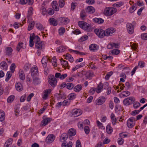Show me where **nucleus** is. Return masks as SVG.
<instances>
[{"label": "nucleus", "mask_w": 147, "mask_h": 147, "mask_svg": "<svg viewBox=\"0 0 147 147\" xmlns=\"http://www.w3.org/2000/svg\"><path fill=\"white\" fill-rule=\"evenodd\" d=\"M35 47L38 49L37 53L38 55H40L41 52L43 51L44 49V43L41 41H39L37 42H36Z\"/></svg>", "instance_id": "2"}, {"label": "nucleus", "mask_w": 147, "mask_h": 147, "mask_svg": "<svg viewBox=\"0 0 147 147\" xmlns=\"http://www.w3.org/2000/svg\"><path fill=\"white\" fill-rule=\"evenodd\" d=\"M107 132L109 134H111L113 131V129L112 127L109 124L108 125L106 128Z\"/></svg>", "instance_id": "24"}, {"label": "nucleus", "mask_w": 147, "mask_h": 147, "mask_svg": "<svg viewBox=\"0 0 147 147\" xmlns=\"http://www.w3.org/2000/svg\"><path fill=\"white\" fill-rule=\"evenodd\" d=\"M140 105V103L138 102H135L133 104V106L134 108L136 109L139 107Z\"/></svg>", "instance_id": "60"}, {"label": "nucleus", "mask_w": 147, "mask_h": 147, "mask_svg": "<svg viewBox=\"0 0 147 147\" xmlns=\"http://www.w3.org/2000/svg\"><path fill=\"white\" fill-rule=\"evenodd\" d=\"M113 72L111 71L109 72L105 76V78L106 80H108L110 77L113 74Z\"/></svg>", "instance_id": "53"}, {"label": "nucleus", "mask_w": 147, "mask_h": 147, "mask_svg": "<svg viewBox=\"0 0 147 147\" xmlns=\"http://www.w3.org/2000/svg\"><path fill=\"white\" fill-rule=\"evenodd\" d=\"M5 50L6 55L9 56L12 54L13 50L11 47H7L5 49Z\"/></svg>", "instance_id": "31"}, {"label": "nucleus", "mask_w": 147, "mask_h": 147, "mask_svg": "<svg viewBox=\"0 0 147 147\" xmlns=\"http://www.w3.org/2000/svg\"><path fill=\"white\" fill-rule=\"evenodd\" d=\"M33 79L32 83L34 85H38L40 82V80L38 77H32Z\"/></svg>", "instance_id": "28"}, {"label": "nucleus", "mask_w": 147, "mask_h": 147, "mask_svg": "<svg viewBox=\"0 0 147 147\" xmlns=\"http://www.w3.org/2000/svg\"><path fill=\"white\" fill-rule=\"evenodd\" d=\"M11 72L10 71L7 72L6 75V78L5 79V81L6 82L8 81L11 77Z\"/></svg>", "instance_id": "43"}, {"label": "nucleus", "mask_w": 147, "mask_h": 147, "mask_svg": "<svg viewBox=\"0 0 147 147\" xmlns=\"http://www.w3.org/2000/svg\"><path fill=\"white\" fill-rule=\"evenodd\" d=\"M66 49V47L62 45L57 47L56 49V51L57 52L61 53L64 52Z\"/></svg>", "instance_id": "20"}, {"label": "nucleus", "mask_w": 147, "mask_h": 147, "mask_svg": "<svg viewBox=\"0 0 147 147\" xmlns=\"http://www.w3.org/2000/svg\"><path fill=\"white\" fill-rule=\"evenodd\" d=\"M74 87V85L71 82H68L66 84V88L69 90L72 89Z\"/></svg>", "instance_id": "33"}, {"label": "nucleus", "mask_w": 147, "mask_h": 147, "mask_svg": "<svg viewBox=\"0 0 147 147\" xmlns=\"http://www.w3.org/2000/svg\"><path fill=\"white\" fill-rule=\"evenodd\" d=\"M127 28L128 32L130 34H133L134 32V28L132 24L128 23L127 24Z\"/></svg>", "instance_id": "9"}, {"label": "nucleus", "mask_w": 147, "mask_h": 147, "mask_svg": "<svg viewBox=\"0 0 147 147\" xmlns=\"http://www.w3.org/2000/svg\"><path fill=\"white\" fill-rule=\"evenodd\" d=\"M98 48V46L96 44H92L89 46V49L91 51H95L97 50Z\"/></svg>", "instance_id": "17"}, {"label": "nucleus", "mask_w": 147, "mask_h": 147, "mask_svg": "<svg viewBox=\"0 0 147 147\" xmlns=\"http://www.w3.org/2000/svg\"><path fill=\"white\" fill-rule=\"evenodd\" d=\"M33 3V0H20V2L21 5H24L28 3V5H32Z\"/></svg>", "instance_id": "15"}, {"label": "nucleus", "mask_w": 147, "mask_h": 147, "mask_svg": "<svg viewBox=\"0 0 147 147\" xmlns=\"http://www.w3.org/2000/svg\"><path fill=\"white\" fill-rule=\"evenodd\" d=\"M92 20L93 22L99 24H102L104 21V20L100 18H95L93 19Z\"/></svg>", "instance_id": "21"}, {"label": "nucleus", "mask_w": 147, "mask_h": 147, "mask_svg": "<svg viewBox=\"0 0 147 147\" xmlns=\"http://www.w3.org/2000/svg\"><path fill=\"white\" fill-rule=\"evenodd\" d=\"M51 92V89H48L46 90L44 92V94L43 96V98L44 99H46L48 96V94H49Z\"/></svg>", "instance_id": "29"}, {"label": "nucleus", "mask_w": 147, "mask_h": 147, "mask_svg": "<svg viewBox=\"0 0 147 147\" xmlns=\"http://www.w3.org/2000/svg\"><path fill=\"white\" fill-rule=\"evenodd\" d=\"M105 99L104 96H101L97 100V104L99 105H102L105 102Z\"/></svg>", "instance_id": "19"}, {"label": "nucleus", "mask_w": 147, "mask_h": 147, "mask_svg": "<svg viewBox=\"0 0 147 147\" xmlns=\"http://www.w3.org/2000/svg\"><path fill=\"white\" fill-rule=\"evenodd\" d=\"M48 81L50 84L53 87H54L56 85L57 80L54 76H51L49 78Z\"/></svg>", "instance_id": "6"}, {"label": "nucleus", "mask_w": 147, "mask_h": 147, "mask_svg": "<svg viewBox=\"0 0 147 147\" xmlns=\"http://www.w3.org/2000/svg\"><path fill=\"white\" fill-rule=\"evenodd\" d=\"M84 131L85 133L86 134H88L90 132V129L89 127L87 126H85L84 128Z\"/></svg>", "instance_id": "58"}, {"label": "nucleus", "mask_w": 147, "mask_h": 147, "mask_svg": "<svg viewBox=\"0 0 147 147\" xmlns=\"http://www.w3.org/2000/svg\"><path fill=\"white\" fill-rule=\"evenodd\" d=\"M130 94V92L127 91H124L122 92V95L125 97H127Z\"/></svg>", "instance_id": "49"}, {"label": "nucleus", "mask_w": 147, "mask_h": 147, "mask_svg": "<svg viewBox=\"0 0 147 147\" xmlns=\"http://www.w3.org/2000/svg\"><path fill=\"white\" fill-rule=\"evenodd\" d=\"M72 143L71 142H69L68 144H66L65 143L63 142L61 145L62 147H72Z\"/></svg>", "instance_id": "37"}, {"label": "nucleus", "mask_w": 147, "mask_h": 147, "mask_svg": "<svg viewBox=\"0 0 147 147\" xmlns=\"http://www.w3.org/2000/svg\"><path fill=\"white\" fill-rule=\"evenodd\" d=\"M97 90L96 92L98 93H100L101 91V89L103 88V85L100 82L97 86Z\"/></svg>", "instance_id": "36"}, {"label": "nucleus", "mask_w": 147, "mask_h": 147, "mask_svg": "<svg viewBox=\"0 0 147 147\" xmlns=\"http://www.w3.org/2000/svg\"><path fill=\"white\" fill-rule=\"evenodd\" d=\"M30 36H31L33 40H34V42L35 44L36 42H37L40 41V38L37 35L35 36L34 33L31 34Z\"/></svg>", "instance_id": "14"}, {"label": "nucleus", "mask_w": 147, "mask_h": 147, "mask_svg": "<svg viewBox=\"0 0 147 147\" xmlns=\"http://www.w3.org/2000/svg\"><path fill=\"white\" fill-rule=\"evenodd\" d=\"M16 90L19 91H21L23 89L22 84L20 83H17L15 85Z\"/></svg>", "instance_id": "23"}, {"label": "nucleus", "mask_w": 147, "mask_h": 147, "mask_svg": "<svg viewBox=\"0 0 147 147\" xmlns=\"http://www.w3.org/2000/svg\"><path fill=\"white\" fill-rule=\"evenodd\" d=\"M42 14L43 16H45L47 13V9L44 7H41Z\"/></svg>", "instance_id": "54"}, {"label": "nucleus", "mask_w": 147, "mask_h": 147, "mask_svg": "<svg viewBox=\"0 0 147 147\" xmlns=\"http://www.w3.org/2000/svg\"><path fill=\"white\" fill-rule=\"evenodd\" d=\"M105 32V36H109L112 35L115 32V30L113 28H110L107 29Z\"/></svg>", "instance_id": "10"}, {"label": "nucleus", "mask_w": 147, "mask_h": 147, "mask_svg": "<svg viewBox=\"0 0 147 147\" xmlns=\"http://www.w3.org/2000/svg\"><path fill=\"white\" fill-rule=\"evenodd\" d=\"M61 64L64 67H68L69 66L68 63L67 61L65 60H63V61H61Z\"/></svg>", "instance_id": "57"}, {"label": "nucleus", "mask_w": 147, "mask_h": 147, "mask_svg": "<svg viewBox=\"0 0 147 147\" xmlns=\"http://www.w3.org/2000/svg\"><path fill=\"white\" fill-rule=\"evenodd\" d=\"M15 98V96L13 95H11L8 98L7 101L8 103L12 102Z\"/></svg>", "instance_id": "44"}, {"label": "nucleus", "mask_w": 147, "mask_h": 147, "mask_svg": "<svg viewBox=\"0 0 147 147\" xmlns=\"http://www.w3.org/2000/svg\"><path fill=\"white\" fill-rule=\"evenodd\" d=\"M23 43L22 42H19L18 43L16 47V50L18 51H19L20 49L21 48H23V49L26 48V46H25L23 47Z\"/></svg>", "instance_id": "25"}, {"label": "nucleus", "mask_w": 147, "mask_h": 147, "mask_svg": "<svg viewBox=\"0 0 147 147\" xmlns=\"http://www.w3.org/2000/svg\"><path fill=\"white\" fill-rule=\"evenodd\" d=\"M80 16L83 20H84L86 16V14L85 11L84 10H82L80 13Z\"/></svg>", "instance_id": "42"}, {"label": "nucleus", "mask_w": 147, "mask_h": 147, "mask_svg": "<svg viewBox=\"0 0 147 147\" xmlns=\"http://www.w3.org/2000/svg\"><path fill=\"white\" fill-rule=\"evenodd\" d=\"M86 12L90 14L93 13L95 11L94 8L91 6H88L86 9Z\"/></svg>", "instance_id": "16"}, {"label": "nucleus", "mask_w": 147, "mask_h": 147, "mask_svg": "<svg viewBox=\"0 0 147 147\" xmlns=\"http://www.w3.org/2000/svg\"><path fill=\"white\" fill-rule=\"evenodd\" d=\"M95 33L100 38H103L105 36V31L101 29H96L94 30Z\"/></svg>", "instance_id": "5"}, {"label": "nucleus", "mask_w": 147, "mask_h": 147, "mask_svg": "<svg viewBox=\"0 0 147 147\" xmlns=\"http://www.w3.org/2000/svg\"><path fill=\"white\" fill-rule=\"evenodd\" d=\"M79 26L87 32L91 31L92 29L91 26L83 21H79L78 23Z\"/></svg>", "instance_id": "1"}, {"label": "nucleus", "mask_w": 147, "mask_h": 147, "mask_svg": "<svg viewBox=\"0 0 147 147\" xmlns=\"http://www.w3.org/2000/svg\"><path fill=\"white\" fill-rule=\"evenodd\" d=\"M59 20L61 22L65 24H67L70 22L69 20L67 18L61 17L59 18Z\"/></svg>", "instance_id": "18"}, {"label": "nucleus", "mask_w": 147, "mask_h": 147, "mask_svg": "<svg viewBox=\"0 0 147 147\" xmlns=\"http://www.w3.org/2000/svg\"><path fill=\"white\" fill-rule=\"evenodd\" d=\"M33 10V8L32 7H30L28 11V15L27 17L28 19L30 18V16L32 14V11Z\"/></svg>", "instance_id": "41"}, {"label": "nucleus", "mask_w": 147, "mask_h": 147, "mask_svg": "<svg viewBox=\"0 0 147 147\" xmlns=\"http://www.w3.org/2000/svg\"><path fill=\"white\" fill-rule=\"evenodd\" d=\"M49 22L51 24L54 26H56L57 24V22L53 18H51L49 20Z\"/></svg>", "instance_id": "32"}, {"label": "nucleus", "mask_w": 147, "mask_h": 147, "mask_svg": "<svg viewBox=\"0 0 147 147\" xmlns=\"http://www.w3.org/2000/svg\"><path fill=\"white\" fill-rule=\"evenodd\" d=\"M16 67L15 64L14 63H12L10 66V69L11 72L13 73L15 71V69Z\"/></svg>", "instance_id": "56"}, {"label": "nucleus", "mask_w": 147, "mask_h": 147, "mask_svg": "<svg viewBox=\"0 0 147 147\" xmlns=\"http://www.w3.org/2000/svg\"><path fill=\"white\" fill-rule=\"evenodd\" d=\"M111 119L112 123L113 125H115L116 123L117 119L116 118L114 114L112 113L111 115Z\"/></svg>", "instance_id": "30"}, {"label": "nucleus", "mask_w": 147, "mask_h": 147, "mask_svg": "<svg viewBox=\"0 0 147 147\" xmlns=\"http://www.w3.org/2000/svg\"><path fill=\"white\" fill-rule=\"evenodd\" d=\"M36 26L38 29L40 30H44V27L42 24L39 23H36Z\"/></svg>", "instance_id": "38"}, {"label": "nucleus", "mask_w": 147, "mask_h": 147, "mask_svg": "<svg viewBox=\"0 0 147 147\" xmlns=\"http://www.w3.org/2000/svg\"><path fill=\"white\" fill-rule=\"evenodd\" d=\"M22 25L21 24H20L17 22H16L14 24L13 26L15 28H18L20 26H22Z\"/></svg>", "instance_id": "63"}, {"label": "nucleus", "mask_w": 147, "mask_h": 147, "mask_svg": "<svg viewBox=\"0 0 147 147\" xmlns=\"http://www.w3.org/2000/svg\"><path fill=\"white\" fill-rule=\"evenodd\" d=\"M52 62L53 65L55 67H56L57 66V59L55 57H53L52 59Z\"/></svg>", "instance_id": "50"}, {"label": "nucleus", "mask_w": 147, "mask_h": 147, "mask_svg": "<svg viewBox=\"0 0 147 147\" xmlns=\"http://www.w3.org/2000/svg\"><path fill=\"white\" fill-rule=\"evenodd\" d=\"M136 5L134 4L133 6L130 8L129 11L130 13H133L136 9Z\"/></svg>", "instance_id": "59"}, {"label": "nucleus", "mask_w": 147, "mask_h": 147, "mask_svg": "<svg viewBox=\"0 0 147 147\" xmlns=\"http://www.w3.org/2000/svg\"><path fill=\"white\" fill-rule=\"evenodd\" d=\"M135 98L130 96L125 99L123 100L124 104L126 105H129L133 104L135 100Z\"/></svg>", "instance_id": "3"}, {"label": "nucleus", "mask_w": 147, "mask_h": 147, "mask_svg": "<svg viewBox=\"0 0 147 147\" xmlns=\"http://www.w3.org/2000/svg\"><path fill=\"white\" fill-rule=\"evenodd\" d=\"M31 73L32 77H34L35 76H37L38 74V68L36 66L34 65V67L31 68Z\"/></svg>", "instance_id": "8"}, {"label": "nucleus", "mask_w": 147, "mask_h": 147, "mask_svg": "<svg viewBox=\"0 0 147 147\" xmlns=\"http://www.w3.org/2000/svg\"><path fill=\"white\" fill-rule=\"evenodd\" d=\"M135 125V123L133 122H130L129 121H127V127L129 128L133 127Z\"/></svg>", "instance_id": "47"}, {"label": "nucleus", "mask_w": 147, "mask_h": 147, "mask_svg": "<svg viewBox=\"0 0 147 147\" xmlns=\"http://www.w3.org/2000/svg\"><path fill=\"white\" fill-rule=\"evenodd\" d=\"M5 113L2 111H0V121H3L5 119Z\"/></svg>", "instance_id": "39"}, {"label": "nucleus", "mask_w": 147, "mask_h": 147, "mask_svg": "<svg viewBox=\"0 0 147 147\" xmlns=\"http://www.w3.org/2000/svg\"><path fill=\"white\" fill-rule=\"evenodd\" d=\"M65 29L64 28L61 27L59 30V34L60 35H62L65 32Z\"/></svg>", "instance_id": "45"}, {"label": "nucleus", "mask_w": 147, "mask_h": 147, "mask_svg": "<svg viewBox=\"0 0 147 147\" xmlns=\"http://www.w3.org/2000/svg\"><path fill=\"white\" fill-rule=\"evenodd\" d=\"M34 24L35 22L34 21H32L29 23L28 28V30L30 31L33 28Z\"/></svg>", "instance_id": "40"}, {"label": "nucleus", "mask_w": 147, "mask_h": 147, "mask_svg": "<svg viewBox=\"0 0 147 147\" xmlns=\"http://www.w3.org/2000/svg\"><path fill=\"white\" fill-rule=\"evenodd\" d=\"M1 68L3 70H6L7 68V65L5 61H3L0 64Z\"/></svg>", "instance_id": "27"}, {"label": "nucleus", "mask_w": 147, "mask_h": 147, "mask_svg": "<svg viewBox=\"0 0 147 147\" xmlns=\"http://www.w3.org/2000/svg\"><path fill=\"white\" fill-rule=\"evenodd\" d=\"M76 134V130L74 129H70L68 131V134L70 140L72 139V136H74Z\"/></svg>", "instance_id": "11"}, {"label": "nucleus", "mask_w": 147, "mask_h": 147, "mask_svg": "<svg viewBox=\"0 0 147 147\" xmlns=\"http://www.w3.org/2000/svg\"><path fill=\"white\" fill-rule=\"evenodd\" d=\"M41 62L42 64L43 63H47L48 62V59L46 57H43L41 61Z\"/></svg>", "instance_id": "64"}, {"label": "nucleus", "mask_w": 147, "mask_h": 147, "mask_svg": "<svg viewBox=\"0 0 147 147\" xmlns=\"http://www.w3.org/2000/svg\"><path fill=\"white\" fill-rule=\"evenodd\" d=\"M88 36L85 35L81 37L79 39V41L80 42H83L85 40H86L88 38Z\"/></svg>", "instance_id": "46"}, {"label": "nucleus", "mask_w": 147, "mask_h": 147, "mask_svg": "<svg viewBox=\"0 0 147 147\" xmlns=\"http://www.w3.org/2000/svg\"><path fill=\"white\" fill-rule=\"evenodd\" d=\"M52 120L51 118H48L43 119L41 121L40 124L41 126H44L47 125L48 123H49Z\"/></svg>", "instance_id": "12"}, {"label": "nucleus", "mask_w": 147, "mask_h": 147, "mask_svg": "<svg viewBox=\"0 0 147 147\" xmlns=\"http://www.w3.org/2000/svg\"><path fill=\"white\" fill-rule=\"evenodd\" d=\"M120 51L118 49H114L111 51V53L113 55H116L119 53Z\"/></svg>", "instance_id": "51"}, {"label": "nucleus", "mask_w": 147, "mask_h": 147, "mask_svg": "<svg viewBox=\"0 0 147 147\" xmlns=\"http://www.w3.org/2000/svg\"><path fill=\"white\" fill-rule=\"evenodd\" d=\"M69 51L71 52H75L77 54H80V55H84V53H82V52H80L79 51H76V50H73L71 49H70L69 50Z\"/></svg>", "instance_id": "55"}, {"label": "nucleus", "mask_w": 147, "mask_h": 147, "mask_svg": "<svg viewBox=\"0 0 147 147\" xmlns=\"http://www.w3.org/2000/svg\"><path fill=\"white\" fill-rule=\"evenodd\" d=\"M55 136L53 134H49L46 138L45 142L47 144L52 143L55 140Z\"/></svg>", "instance_id": "7"}, {"label": "nucleus", "mask_w": 147, "mask_h": 147, "mask_svg": "<svg viewBox=\"0 0 147 147\" xmlns=\"http://www.w3.org/2000/svg\"><path fill=\"white\" fill-rule=\"evenodd\" d=\"M59 3L60 7H63L65 4L64 0H59Z\"/></svg>", "instance_id": "61"}, {"label": "nucleus", "mask_w": 147, "mask_h": 147, "mask_svg": "<svg viewBox=\"0 0 147 147\" xmlns=\"http://www.w3.org/2000/svg\"><path fill=\"white\" fill-rule=\"evenodd\" d=\"M110 7L106 8L104 11V14L106 16H110Z\"/></svg>", "instance_id": "35"}, {"label": "nucleus", "mask_w": 147, "mask_h": 147, "mask_svg": "<svg viewBox=\"0 0 147 147\" xmlns=\"http://www.w3.org/2000/svg\"><path fill=\"white\" fill-rule=\"evenodd\" d=\"M48 14L50 15H53L54 13V11L53 9L51 8H49L48 9Z\"/></svg>", "instance_id": "62"}, {"label": "nucleus", "mask_w": 147, "mask_h": 147, "mask_svg": "<svg viewBox=\"0 0 147 147\" xmlns=\"http://www.w3.org/2000/svg\"><path fill=\"white\" fill-rule=\"evenodd\" d=\"M19 76L20 79L22 80H25V74L23 70H20L19 72Z\"/></svg>", "instance_id": "22"}, {"label": "nucleus", "mask_w": 147, "mask_h": 147, "mask_svg": "<svg viewBox=\"0 0 147 147\" xmlns=\"http://www.w3.org/2000/svg\"><path fill=\"white\" fill-rule=\"evenodd\" d=\"M76 95L74 93L70 94L68 96V98L69 99L73 100L76 97Z\"/></svg>", "instance_id": "48"}, {"label": "nucleus", "mask_w": 147, "mask_h": 147, "mask_svg": "<svg viewBox=\"0 0 147 147\" xmlns=\"http://www.w3.org/2000/svg\"><path fill=\"white\" fill-rule=\"evenodd\" d=\"M117 11V9L116 8L113 7H110V16L112 15L116 12Z\"/></svg>", "instance_id": "52"}, {"label": "nucleus", "mask_w": 147, "mask_h": 147, "mask_svg": "<svg viewBox=\"0 0 147 147\" xmlns=\"http://www.w3.org/2000/svg\"><path fill=\"white\" fill-rule=\"evenodd\" d=\"M82 88V86L80 84H78L74 87V90L76 92H79L81 90Z\"/></svg>", "instance_id": "34"}, {"label": "nucleus", "mask_w": 147, "mask_h": 147, "mask_svg": "<svg viewBox=\"0 0 147 147\" xmlns=\"http://www.w3.org/2000/svg\"><path fill=\"white\" fill-rule=\"evenodd\" d=\"M69 136L66 133L63 134L61 137V142H63L66 140L68 138Z\"/></svg>", "instance_id": "26"}, {"label": "nucleus", "mask_w": 147, "mask_h": 147, "mask_svg": "<svg viewBox=\"0 0 147 147\" xmlns=\"http://www.w3.org/2000/svg\"><path fill=\"white\" fill-rule=\"evenodd\" d=\"M82 113V111L80 109H74L71 111V116L73 117H77Z\"/></svg>", "instance_id": "4"}, {"label": "nucleus", "mask_w": 147, "mask_h": 147, "mask_svg": "<svg viewBox=\"0 0 147 147\" xmlns=\"http://www.w3.org/2000/svg\"><path fill=\"white\" fill-rule=\"evenodd\" d=\"M119 46V44H118L111 42L108 44L107 47L109 49H113L114 47L116 48H118Z\"/></svg>", "instance_id": "13"}]
</instances>
